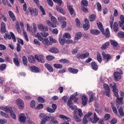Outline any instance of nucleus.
<instances>
[{"instance_id":"nucleus-11","label":"nucleus","mask_w":124,"mask_h":124,"mask_svg":"<svg viewBox=\"0 0 124 124\" xmlns=\"http://www.w3.org/2000/svg\"><path fill=\"white\" fill-rule=\"evenodd\" d=\"M89 56H90V53H89V52H86L85 53L78 54L77 58L78 60H80V59L81 60H85V59H87Z\"/></svg>"},{"instance_id":"nucleus-38","label":"nucleus","mask_w":124,"mask_h":124,"mask_svg":"<svg viewBox=\"0 0 124 124\" xmlns=\"http://www.w3.org/2000/svg\"><path fill=\"white\" fill-rule=\"evenodd\" d=\"M82 37V33L81 32H78L76 34V36L75 37V40H79V39H81Z\"/></svg>"},{"instance_id":"nucleus-59","label":"nucleus","mask_w":124,"mask_h":124,"mask_svg":"<svg viewBox=\"0 0 124 124\" xmlns=\"http://www.w3.org/2000/svg\"><path fill=\"white\" fill-rule=\"evenodd\" d=\"M16 27L17 32H18V33H21V29H20V25H19V24L16 23Z\"/></svg>"},{"instance_id":"nucleus-52","label":"nucleus","mask_w":124,"mask_h":124,"mask_svg":"<svg viewBox=\"0 0 124 124\" xmlns=\"http://www.w3.org/2000/svg\"><path fill=\"white\" fill-rule=\"evenodd\" d=\"M118 36L119 38H124V31H119L118 33Z\"/></svg>"},{"instance_id":"nucleus-26","label":"nucleus","mask_w":124,"mask_h":124,"mask_svg":"<svg viewBox=\"0 0 124 124\" xmlns=\"http://www.w3.org/2000/svg\"><path fill=\"white\" fill-rule=\"evenodd\" d=\"M45 66L46 69L49 72H53L54 71V69H53V67H52V65L49 63H46L45 64Z\"/></svg>"},{"instance_id":"nucleus-9","label":"nucleus","mask_w":124,"mask_h":124,"mask_svg":"<svg viewBox=\"0 0 124 124\" xmlns=\"http://www.w3.org/2000/svg\"><path fill=\"white\" fill-rule=\"evenodd\" d=\"M103 87L107 96H108V97H110V93L111 92V90H110L109 85L106 83H104Z\"/></svg>"},{"instance_id":"nucleus-21","label":"nucleus","mask_w":124,"mask_h":124,"mask_svg":"<svg viewBox=\"0 0 124 124\" xmlns=\"http://www.w3.org/2000/svg\"><path fill=\"white\" fill-rule=\"evenodd\" d=\"M68 70L70 73H72V74H77L78 71H79L78 69L72 67H69Z\"/></svg>"},{"instance_id":"nucleus-46","label":"nucleus","mask_w":124,"mask_h":124,"mask_svg":"<svg viewBox=\"0 0 124 124\" xmlns=\"http://www.w3.org/2000/svg\"><path fill=\"white\" fill-rule=\"evenodd\" d=\"M114 23V16H110V21L109 23V26L110 27V29H113V24Z\"/></svg>"},{"instance_id":"nucleus-25","label":"nucleus","mask_w":124,"mask_h":124,"mask_svg":"<svg viewBox=\"0 0 124 124\" xmlns=\"http://www.w3.org/2000/svg\"><path fill=\"white\" fill-rule=\"evenodd\" d=\"M90 32L93 35H98L100 33V31L97 29H92L90 30Z\"/></svg>"},{"instance_id":"nucleus-4","label":"nucleus","mask_w":124,"mask_h":124,"mask_svg":"<svg viewBox=\"0 0 124 124\" xmlns=\"http://www.w3.org/2000/svg\"><path fill=\"white\" fill-rule=\"evenodd\" d=\"M117 70L119 72H115L113 73V76L115 81H119L122 79V75H123V70L122 69H118Z\"/></svg>"},{"instance_id":"nucleus-33","label":"nucleus","mask_w":124,"mask_h":124,"mask_svg":"<svg viewBox=\"0 0 124 124\" xmlns=\"http://www.w3.org/2000/svg\"><path fill=\"white\" fill-rule=\"evenodd\" d=\"M109 45H110V43H109V42H107L102 45V46L101 47V49L102 50H105L108 48Z\"/></svg>"},{"instance_id":"nucleus-49","label":"nucleus","mask_w":124,"mask_h":124,"mask_svg":"<svg viewBox=\"0 0 124 124\" xmlns=\"http://www.w3.org/2000/svg\"><path fill=\"white\" fill-rule=\"evenodd\" d=\"M118 112L121 117H124V109H123L122 107L119 108Z\"/></svg>"},{"instance_id":"nucleus-60","label":"nucleus","mask_w":124,"mask_h":124,"mask_svg":"<svg viewBox=\"0 0 124 124\" xmlns=\"http://www.w3.org/2000/svg\"><path fill=\"white\" fill-rule=\"evenodd\" d=\"M63 37L64 38V37H65L66 38H68V39H70V38H71V36L70 35V34H69V33H65Z\"/></svg>"},{"instance_id":"nucleus-47","label":"nucleus","mask_w":124,"mask_h":124,"mask_svg":"<svg viewBox=\"0 0 124 124\" xmlns=\"http://www.w3.org/2000/svg\"><path fill=\"white\" fill-rule=\"evenodd\" d=\"M95 18H96V15L93 14L90 16L89 20L90 22H93V21H94V20H95Z\"/></svg>"},{"instance_id":"nucleus-41","label":"nucleus","mask_w":124,"mask_h":124,"mask_svg":"<svg viewBox=\"0 0 124 124\" xmlns=\"http://www.w3.org/2000/svg\"><path fill=\"white\" fill-rule=\"evenodd\" d=\"M109 41H110L111 45L112 46H113V47H117V46H118V45H119V44L115 40H109Z\"/></svg>"},{"instance_id":"nucleus-22","label":"nucleus","mask_w":124,"mask_h":124,"mask_svg":"<svg viewBox=\"0 0 124 124\" xmlns=\"http://www.w3.org/2000/svg\"><path fill=\"white\" fill-rule=\"evenodd\" d=\"M91 67L93 70H94V71H96L98 69V66L97 65V64L94 62H91Z\"/></svg>"},{"instance_id":"nucleus-1","label":"nucleus","mask_w":124,"mask_h":124,"mask_svg":"<svg viewBox=\"0 0 124 124\" xmlns=\"http://www.w3.org/2000/svg\"><path fill=\"white\" fill-rule=\"evenodd\" d=\"M77 95H78V93L76 92L73 95H71L68 100L67 104L71 110L77 109V106L76 105L73 106V103H72L73 99H74V102L75 103L78 101V98L77 97Z\"/></svg>"},{"instance_id":"nucleus-12","label":"nucleus","mask_w":124,"mask_h":124,"mask_svg":"<svg viewBox=\"0 0 124 124\" xmlns=\"http://www.w3.org/2000/svg\"><path fill=\"white\" fill-rule=\"evenodd\" d=\"M35 59L38 62H41V63H44L45 62V60H44V56L42 55H37L36 54L35 55Z\"/></svg>"},{"instance_id":"nucleus-39","label":"nucleus","mask_w":124,"mask_h":124,"mask_svg":"<svg viewBox=\"0 0 124 124\" xmlns=\"http://www.w3.org/2000/svg\"><path fill=\"white\" fill-rule=\"evenodd\" d=\"M13 62L16 66H19V65H20V62H19V58H14Z\"/></svg>"},{"instance_id":"nucleus-23","label":"nucleus","mask_w":124,"mask_h":124,"mask_svg":"<svg viewBox=\"0 0 124 124\" xmlns=\"http://www.w3.org/2000/svg\"><path fill=\"white\" fill-rule=\"evenodd\" d=\"M112 28L114 32H118V31H119V24H118V22H115L113 23V26H112Z\"/></svg>"},{"instance_id":"nucleus-31","label":"nucleus","mask_w":124,"mask_h":124,"mask_svg":"<svg viewBox=\"0 0 124 124\" xmlns=\"http://www.w3.org/2000/svg\"><path fill=\"white\" fill-rule=\"evenodd\" d=\"M6 31V28L5 27V23L4 22H2L1 23V32L2 33H5Z\"/></svg>"},{"instance_id":"nucleus-7","label":"nucleus","mask_w":124,"mask_h":124,"mask_svg":"<svg viewBox=\"0 0 124 124\" xmlns=\"http://www.w3.org/2000/svg\"><path fill=\"white\" fill-rule=\"evenodd\" d=\"M67 7L70 13V15L73 17H74L76 15V12H75V10L73 9V6L70 5V4H67Z\"/></svg>"},{"instance_id":"nucleus-51","label":"nucleus","mask_w":124,"mask_h":124,"mask_svg":"<svg viewBox=\"0 0 124 124\" xmlns=\"http://www.w3.org/2000/svg\"><path fill=\"white\" fill-rule=\"evenodd\" d=\"M55 59V57L51 56V55H47L46 57V59L47 61H48L49 62H51V61H53Z\"/></svg>"},{"instance_id":"nucleus-30","label":"nucleus","mask_w":124,"mask_h":124,"mask_svg":"<svg viewBox=\"0 0 124 124\" xmlns=\"http://www.w3.org/2000/svg\"><path fill=\"white\" fill-rule=\"evenodd\" d=\"M97 25L98 26V28L99 30H100V31L102 33H104V28H103V26L102 25V23L101 22L97 23Z\"/></svg>"},{"instance_id":"nucleus-35","label":"nucleus","mask_w":124,"mask_h":124,"mask_svg":"<svg viewBox=\"0 0 124 124\" xmlns=\"http://www.w3.org/2000/svg\"><path fill=\"white\" fill-rule=\"evenodd\" d=\"M103 34H104L105 37L107 38H108V37H110V31H109V28H107L106 29L105 32H104V33H102Z\"/></svg>"},{"instance_id":"nucleus-57","label":"nucleus","mask_w":124,"mask_h":124,"mask_svg":"<svg viewBox=\"0 0 124 124\" xmlns=\"http://www.w3.org/2000/svg\"><path fill=\"white\" fill-rule=\"evenodd\" d=\"M54 67L57 69L62 68V65L61 64H54Z\"/></svg>"},{"instance_id":"nucleus-16","label":"nucleus","mask_w":124,"mask_h":124,"mask_svg":"<svg viewBox=\"0 0 124 124\" xmlns=\"http://www.w3.org/2000/svg\"><path fill=\"white\" fill-rule=\"evenodd\" d=\"M0 110H2V111H4L6 113H8V112H9V113H10L13 110L12 108H11V107H9L8 106H7L6 107L1 106L0 107Z\"/></svg>"},{"instance_id":"nucleus-29","label":"nucleus","mask_w":124,"mask_h":124,"mask_svg":"<svg viewBox=\"0 0 124 124\" xmlns=\"http://www.w3.org/2000/svg\"><path fill=\"white\" fill-rule=\"evenodd\" d=\"M89 96V100L88 101V102L89 103H91V102H92V101H93V99H94V95H93V93L90 92L88 94Z\"/></svg>"},{"instance_id":"nucleus-34","label":"nucleus","mask_w":124,"mask_h":124,"mask_svg":"<svg viewBox=\"0 0 124 124\" xmlns=\"http://www.w3.org/2000/svg\"><path fill=\"white\" fill-rule=\"evenodd\" d=\"M8 13L11 19L13 21H16V17H15L14 14H13V12L11 11H9Z\"/></svg>"},{"instance_id":"nucleus-6","label":"nucleus","mask_w":124,"mask_h":124,"mask_svg":"<svg viewBox=\"0 0 124 124\" xmlns=\"http://www.w3.org/2000/svg\"><path fill=\"white\" fill-rule=\"evenodd\" d=\"M58 21L59 23L61 24V28L64 29L66 27V18L64 17H60L58 18Z\"/></svg>"},{"instance_id":"nucleus-54","label":"nucleus","mask_w":124,"mask_h":124,"mask_svg":"<svg viewBox=\"0 0 124 124\" xmlns=\"http://www.w3.org/2000/svg\"><path fill=\"white\" fill-rule=\"evenodd\" d=\"M83 28L84 31H88L90 29V24H84L83 25Z\"/></svg>"},{"instance_id":"nucleus-42","label":"nucleus","mask_w":124,"mask_h":124,"mask_svg":"<svg viewBox=\"0 0 124 124\" xmlns=\"http://www.w3.org/2000/svg\"><path fill=\"white\" fill-rule=\"evenodd\" d=\"M43 44H45V45H51V42L49 41V40H48V38H47L44 39L43 40Z\"/></svg>"},{"instance_id":"nucleus-15","label":"nucleus","mask_w":124,"mask_h":124,"mask_svg":"<svg viewBox=\"0 0 124 124\" xmlns=\"http://www.w3.org/2000/svg\"><path fill=\"white\" fill-rule=\"evenodd\" d=\"M28 10L33 16H37V15H38V11H37V10L35 8L33 9V8L29 7Z\"/></svg>"},{"instance_id":"nucleus-5","label":"nucleus","mask_w":124,"mask_h":124,"mask_svg":"<svg viewBox=\"0 0 124 124\" xmlns=\"http://www.w3.org/2000/svg\"><path fill=\"white\" fill-rule=\"evenodd\" d=\"M109 86L111 88H112L113 91L114 92V96L115 97H119V93H118L119 91L118 90V88H117V84L115 82L113 83H110Z\"/></svg>"},{"instance_id":"nucleus-2","label":"nucleus","mask_w":124,"mask_h":124,"mask_svg":"<svg viewBox=\"0 0 124 124\" xmlns=\"http://www.w3.org/2000/svg\"><path fill=\"white\" fill-rule=\"evenodd\" d=\"M73 110V114L74 115V119L76 122H77L78 123H80L82 119H81V118L83 117V112H82V110L81 109H78V110L77 109H72ZM78 112V114H77V113Z\"/></svg>"},{"instance_id":"nucleus-19","label":"nucleus","mask_w":124,"mask_h":124,"mask_svg":"<svg viewBox=\"0 0 124 124\" xmlns=\"http://www.w3.org/2000/svg\"><path fill=\"white\" fill-rule=\"evenodd\" d=\"M56 10L61 14H62L63 15H65V14H66L65 11L63 10V8H62V7L59 5H57L56 6Z\"/></svg>"},{"instance_id":"nucleus-62","label":"nucleus","mask_w":124,"mask_h":124,"mask_svg":"<svg viewBox=\"0 0 124 124\" xmlns=\"http://www.w3.org/2000/svg\"><path fill=\"white\" fill-rule=\"evenodd\" d=\"M54 2H56V3H58L59 5L61 6L62 5V0H52Z\"/></svg>"},{"instance_id":"nucleus-10","label":"nucleus","mask_w":124,"mask_h":124,"mask_svg":"<svg viewBox=\"0 0 124 124\" xmlns=\"http://www.w3.org/2000/svg\"><path fill=\"white\" fill-rule=\"evenodd\" d=\"M52 108H51L49 107L46 108V111L49 113H55L56 110H57V105L56 104H52L51 105Z\"/></svg>"},{"instance_id":"nucleus-63","label":"nucleus","mask_w":124,"mask_h":124,"mask_svg":"<svg viewBox=\"0 0 124 124\" xmlns=\"http://www.w3.org/2000/svg\"><path fill=\"white\" fill-rule=\"evenodd\" d=\"M23 10L27 14H29V11H27V4L26 3L23 4Z\"/></svg>"},{"instance_id":"nucleus-32","label":"nucleus","mask_w":124,"mask_h":124,"mask_svg":"<svg viewBox=\"0 0 124 124\" xmlns=\"http://www.w3.org/2000/svg\"><path fill=\"white\" fill-rule=\"evenodd\" d=\"M111 108L112 109L113 112L115 115L118 114V110H117V108L115 106V105L112 102L110 103Z\"/></svg>"},{"instance_id":"nucleus-8","label":"nucleus","mask_w":124,"mask_h":124,"mask_svg":"<svg viewBox=\"0 0 124 124\" xmlns=\"http://www.w3.org/2000/svg\"><path fill=\"white\" fill-rule=\"evenodd\" d=\"M34 2L36 3L37 7L39 8L40 10L41 11L42 15L45 16L46 15V13H45V10L44 9V8L42 7V6L40 5L39 4V0H33Z\"/></svg>"},{"instance_id":"nucleus-61","label":"nucleus","mask_w":124,"mask_h":124,"mask_svg":"<svg viewBox=\"0 0 124 124\" xmlns=\"http://www.w3.org/2000/svg\"><path fill=\"white\" fill-rule=\"evenodd\" d=\"M0 115H1V116H2V117L7 118V119H8V118H9L8 114L5 113V112H4L3 111H1Z\"/></svg>"},{"instance_id":"nucleus-64","label":"nucleus","mask_w":124,"mask_h":124,"mask_svg":"<svg viewBox=\"0 0 124 124\" xmlns=\"http://www.w3.org/2000/svg\"><path fill=\"white\" fill-rule=\"evenodd\" d=\"M97 8L98 11H101V4L99 2H97Z\"/></svg>"},{"instance_id":"nucleus-20","label":"nucleus","mask_w":124,"mask_h":124,"mask_svg":"<svg viewBox=\"0 0 124 124\" xmlns=\"http://www.w3.org/2000/svg\"><path fill=\"white\" fill-rule=\"evenodd\" d=\"M82 104L83 106H86L88 104V97L86 95H83L81 98Z\"/></svg>"},{"instance_id":"nucleus-50","label":"nucleus","mask_w":124,"mask_h":124,"mask_svg":"<svg viewBox=\"0 0 124 124\" xmlns=\"http://www.w3.org/2000/svg\"><path fill=\"white\" fill-rule=\"evenodd\" d=\"M28 61L31 63L35 62L34 57L32 56H30L28 57Z\"/></svg>"},{"instance_id":"nucleus-36","label":"nucleus","mask_w":124,"mask_h":124,"mask_svg":"<svg viewBox=\"0 0 124 124\" xmlns=\"http://www.w3.org/2000/svg\"><path fill=\"white\" fill-rule=\"evenodd\" d=\"M22 62L24 66H28V59L25 56L22 57Z\"/></svg>"},{"instance_id":"nucleus-56","label":"nucleus","mask_w":124,"mask_h":124,"mask_svg":"<svg viewBox=\"0 0 124 124\" xmlns=\"http://www.w3.org/2000/svg\"><path fill=\"white\" fill-rule=\"evenodd\" d=\"M37 100L38 102H40V103H44L45 102V100L42 97H38Z\"/></svg>"},{"instance_id":"nucleus-17","label":"nucleus","mask_w":124,"mask_h":124,"mask_svg":"<svg viewBox=\"0 0 124 124\" xmlns=\"http://www.w3.org/2000/svg\"><path fill=\"white\" fill-rule=\"evenodd\" d=\"M90 121L92 124H96V123H97V122L99 121V118L97 117V116L96 115V113L95 112L94 113L93 118H90Z\"/></svg>"},{"instance_id":"nucleus-44","label":"nucleus","mask_w":124,"mask_h":124,"mask_svg":"<svg viewBox=\"0 0 124 124\" xmlns=\"http://www.w3.org/2000/svg\"><path fill=\"white\" fill-rule=\"evenodd\" d=\"M117 103L119 104H123V101H124V98L123 97H118L116 100Z\"/></svg>"},{"instance_id":"nucleus-37","label":"nucleus","mask_w":124,"mask_h":124,"mask_svg":"<svg viewBox=\"0 0 124 124\" xmlns=\"http://www.w3.org/2000/svg\"><path fill=\"white\" fill-rule=\"evenodd\" d=\"M46 23L48 26H49V27H51V28H57V25L55 23H52L50 20H47Z\"/></svg>"},{"instance_id":"nucleus-28","label":"nucleus","mask_w":124,"mask_h":124,"mask_svg":"<svg viewBox=\"0 0 124 124\" xmlns=\"http://www.w3.org/2000/svg\"><path fill=\"white\" fill-rule=\"evenodd\" d=\"M119 27H121L124 25V16L122 15L120 16V21L118 22Z\"/></svg>"},{"instance_id":"nucleus-18","label":"nucleus","mask_w":124,"mask_h":124,"mask_svg":"<svg viewBox=\"0 0 124 124\" xmlns=\"http://www.w3.org/2000/svg\"><path fill=\"white\" fill-rule=\"evenodd\" d=\"M26 120L27 117H26L24 113H21L19 115V121L20 122V123H26Z\"/></svg>"},{"instance_id":"nucleus-24","label":"nucleus","mask_w":124,"mask_h":124,"mask_svg":"<svg viewBox=\"0 0 124 124\" xmlns=\"http://www.w3.org/2000/svg\"><path fill=\"white\" fill-rule=\"evenodd\" d=\"M49 52L53 54H58V53H59L60 51L58 48L52 47L49 49Z\"/></svg>"},{"instance_id":"nucleus-13","label":"nucleus","mask_w":124,"mask_h":124,"mask_svg":"<svg viewBox=\"0 0 124 124\" xmlns=\"http://www.w3.org/2000/svg\"><path fill=\"white\" fill-rule=\"evenodd\" d=\"M16 104H17L19 109H20V110L24 109V102L23 100H22V99L20 98L17 99L16 100Z\"/></svg>"},{"instance_id":"nucleus-45","label":"nucleus","mask_w":124,"mask_h":124,"mask_svg":"<svg viewBox=\"0 0 124 124\" xmlns=\"http://www.w3.org/2000/svg\"><path fill=\"white\" fill-rule=\"evenodd\" d=\"M59 62H61V63H69V62H70V61H69V60L66 59H60L59 60Z\"/></svg>"},{"instance_id":"nucleus-27","label":"nucleus","mask_w":124,"mask_h":124,"mask_svg":"<svg viewBox=\"0 0 124 124\" xmlns=\"http://www.w3.org/2000/svg\"><path fill=\"white\" fill-rule=\"evenodd\" d=\"M30 69L32 72H34L35 73H38V72H39V69L35 66H30Z\"/></svg>"},{"instance_id":"nucleus-3","label":"nucleus","mask_w":124,"mask_h":124,"mask_svg":"<svg viewBox=\"0 0 124 124\" xmlns=\"http://www.w3.org/2000/svg\"><path fill=\"white\" fill-rule=\"evenodd\" d=\"M40 31H43L41 32L42 36L43 37H47L49 34L45 31H48V27L46 26H44L42 24H39L38 27Z\"/></svg>"},{"instance_id":"nucleus-53","label":"nucleus","mask_w":124,"mask_h":124,"mask_svg":"<svg viewBox=\"0 0 124 124\" xmlns=\"http://www.w3.org/2000/svg\"><path fill=\"white\" fill-rule=\"evenodd\" d=\"M81 4L83 6H88V5L89 4V2L87 0H82L81 1Z\"/></svg>"},{"instance_id":"nucleus-55","label":"nucleus","mask_w":124,"mask_h":124,"mask_svg":"<svg viewBox=\"0 0 124 124\" xmlns=\"http://www.w3.org/2000/svg\"><path fill=\"white\" fill-rule=\"evenodd\" d=\"M10 114L11 115V117L13 119L16 120V114H15V112L13 111V110L10 112Z\"/></svg>"},{"instance_id":"nucleus-43","label":"nucleus","mask_w":124,"mask_h":124,"mask_svg":"<svg viewBox=\"0 0 124 124\" xmlns=\"http://www.w3.org/2000/svg\"><path fill=\"white\" fill-rule=\"evenodd\" d=\"M50 123L55 124H59V122L56 120L55 117L54 116H50Z\"/></svg>"},{"instance_id":"nucleus-58","label":"nucleus","mask_w":124,"mask_h":124,"mask_svg":"<svg viewBox=\"0 0 124 124\" xmlns=\"http://www.w3.org/2000/svg\"><path fill=\"white\" fill-rule=\"evenodd\" d=\"M6 68V64L3 63L0 65V70L2 71L4 70Z\"/></svg>"},{"instance_id":"nucleus-48","label":"nucleus","mask_w":124,"mask_h":124,"mask_svg":"<svg viewBox=\"0 0 124 124\" xmlns=\"http://www.w3.org/2000/svg\"><path fill=\"white\" fill-rule=\"evenodd\" d=\"M59 43L61 45H64V43H65V39L63 37L59 38Z\"/></svg>"},{"instance_id":"nucleus-14","label":"nucleus","mask_w":124,"mask_h":124,"mask_svg":"<svg viewBox=\"0 0 124 124\" xmlns=\"http://www.w3.org/2000/svg\"><path fill=\"white\" fill-rule=\"evenodd\" d=\"M102 55L103 59L106 61V62H108L112 59V57L109 54H106L105 52H102Z\"/></svg>"},{"instance_id":"nucleus-40","label":"nucleus","mask_w":124,"mask_h":124,"mask_svg":"<svg viewBox=\"0 0 124 124\" xmlns=\"http://www.w3.org/2000/svg\"><path fill=\"white\" fill-rule=\"evenodd\" d=\"M97 60L99 63H101V62H102V57H101V54H100L99 52H97Z\"/></svg>"}]
</instances>
